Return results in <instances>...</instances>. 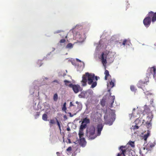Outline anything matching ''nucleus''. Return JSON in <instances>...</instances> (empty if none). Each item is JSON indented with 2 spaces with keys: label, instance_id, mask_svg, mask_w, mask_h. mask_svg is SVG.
Masks as SVG:
<instances>
[{
  "label": "nucleus",
  "instance_id": "9d476101",
  "mask_svg": "<svg viewBox=\"0 0 156 156\" xmlns=\"http://www.w3.org/2000/svg\"><path fill=\"white\" fill-rule=\"evenodd\" d=\"M155 144V143H152L151 142H149L146 145L145 143L144 144V146H146V150L147 151H148L151 150L152 148L154 147Z\"/></svg>",
  "mask_w": 156,
  "mask_h": 156
},
{
  "label": "nucleus",
  "instance_id": "338daca9",
  "mask_svg": "<svg viewBox=\"0 0 156 156\" xmlns=\"http://www.w3.org/2000/svg\"><path fill=\"white\" fill-rule=\"evenodd\" d=\"M57 80H55L54 81V82H57Z\"/></svg>",
  "mask_w": 156,
  "mask_h": 156
},
{
  "label": "nucleus",
  "instance_id": "774afa93",
  "mask_svg": "<svg viewBox=\"0 0 156 156\" xmlns=\"http://www.w3.org/2000/svg\"><path fill=\"white\" fill-rule=\"evenodd\" d=\"M145 149H146V147H144V150H145Z\"/></svg>",
  "mask_w": 156,
  "mask_h": 156
},
{
  "label": "nucleus",
  "instance_id": "864d4df0",
  "mask_svg": "<svg viewBox=\"0 0 156 156\" xmlns=\"http://www.w3.org/2000/svg\"><path fill=\"white\" fill-rule=\"evenodd\" d=\"M68 113L69 115V116L70 117H73L74 115H72L70 112H68Z\"/></svg>",
  "mask_w": 156,
  "mask_h": 156
},
{
  "label": "nucleus",
  "instance_id": "de8ad7c7",
  "mask_svg": "<svg viewBox=\"0 0 156 156\" xmlns=\"http://www.w3.org/2000/svg\"><path fill=\"white\" fill-rule=\"evenodd\" d=\"M135 110V108H133V113L129 115V117H130V118H131L132 117V115H133V112Z\"/></svg>",
  "mask_w": 156,
  "mask_h": 156
},
{
  "label": "nucleus",
  "instance_id": "680f3d73",
  "mask_svg": "<svg viewBox=\"0 0 156 156\" xmlns=\"http://www.w3.org/2000/svg\"><path fill=\"white\" fill-rule=\"evenodd\" d=\"M68 140H69V143H71V142L70 140V139H69Z\"/></svg>",
  "mask_w": 156,
  "mask_h": 156
},
{
  "label": "nucleus",
  "instance_id": "a878e982",
  "mask_svg": "<svg viewBox=\"0 0 156 156\" xmlns=\"http://www.w3.org/2000/svg\"><path fill=\"white\" fill-rule=\"evenodd\" d=\"M73 45L72 44L69 43L66 46V48L68 49H71L73 48Z\"/></svg>",
  "mask_w": 156,
  "mask_h": 156
},
{
  "label": "nucleus",
  "instance_id": "bb28decb",
  "mask_svg": "<svg viewBox=\"0 0 156 156\" xmlns=\"http://www.w3.org/2000/svg\"><path fill=\"white\" fill-rule=\"evenodd\" d=\"M90 122V120L87 118H84L82 122L83 123H86L87 124V123H89Z\"/></svg>",
  "mask_w": 156,
  "mask_h": 156
},
{
  "label": "nucleus",
  "instance_id": "6e6552de",
  "mask_svg": "<svg viewBox=\"0 0 156 156\" xmlns=\"http://www.w3.org/2000/svg\"><path fill=\"white\" fill-rule=\"evenodd\" d=\"M93 93V91L91 89H89L87 91H83L79 95L80 98H87L91 97Z\"/></svg>",
  "mask_w": 156,
  "mask_h": 156
},
{
  "label": "nucleus",
  "instance_id": "ddd939ff",
  "mask_svg": "<svg viewBox=\"0 0 156 156\" xmlns=\"http://www.w3.org/2000/svg\"><path fill=\"white\" fill-rule=\"evenodd\" d=\"M151 131L149 130L148 129L146 133L143 136V139L146 142L148 137L150 136Z\"/></svg>",
  "mask_w": 156,
  "mask_h": 156
},
{
  "label": "nucleus",
  "instance_id": "f03ea898",
  "mask_svg": "<svg viewBox=\"0 0 156 156\" xmlns=\"http://www.w3.org/2000/svg\"><path fill=\"white\" fill-rule=\"evenodd\" d=\"M99 77L95 76L94 74L89 73H86L85 75L82 76V80L81 81L82 85L85 86L86 85V83L88 81V83L89 85H91L90 87L91 88H93L95 87L97 85V83L96 81L98 80Z\"/></svg>",
  "mask_w": 156,
  "mask_h": 156
},
{
  "label": "nucleus",
  "instance_id": "aec40b11",
  "mask_svg": "<svg viewBox=\"0 0 156 156\" xmlns=\"http://www.w3.org/2000/svg\"><path fill=\"white\" fill-rule=\"evenodd\" d=\"M87 126L86 123H84L82 122L80 126V129L83 130L84 129H85Z\"/></svg>",
  "mask_w": 156,
  "mask_h": 156
},
{
  "label": "nucleus",
  "instance_id": "58836bf2",
  "mask_svg": "<svg viewBox=\"0 0 156 156\" xmlns=\"http://www.w3.org/2000/svg\"><path fill=\"white\" fill-rule=\"evenodd\" d=\"M130 88L131 90L132 91H134L136 90L135 87L133 85L131 86Z\"/></svg>",
  "mask_w": 156,
  "mask_h": 156
},
{
  "label": "nucleus",
  "instance_id": "2eb2a0df",
  "mask_svg": "<svg viewBox=\"0 0 156 156\" xmlns=\"http://www.w3.org/2000/svg\"><path fill=\"white\" fill-rule=\"evenodd\" d=\"M125 146H120L119 148V150L122 151L121 154H122L124 156H125V153L126 151V150L125 149Z\"/></svg>",
  "mask_w": 156,
  "mask_h": 156
},
{
  "label": "nucleus",
  "instance_id": "0e129e2a",
  "mask_svg": "<svg viewBox=\"0 0 156 156\" xmlns=\"http://www.w3.org/2000/svg\"><path fill=\"white\" fill-rule=\"evenodd\" d=\"M56 154L58 156V154H59V153L58 152H57Z\"/></svg>",
  "mask_w": 156,
  "mask_h": 156
},
{
  "label": "nucleus",
  "instance_id": "6ab92c4d",
  "mask_svg": "<svg viewBox=\"0 0 156 156\" xmlns=\"http://www.w3.org/2000/svg\"><path fill=\"white\" fill-rule=\"evenodd\" d=\"M34 105L33 106L34 108V109H36L37 110H38L39 109L41 108L40 106V105H39V103L38 102V104L37 105V107H36V104L37 103H34Z\"/></svg>",
  "mask_w": 156,
  "mask_h": 156
},
{
  "label": "nucleus",
  "instance_id": "13d9d810",
  "mask_svg": "<svg viewBox=\"0 0 156 156\" xmlns=\"http://www.w3.org/2000/svg\"><path fill=\"white\" fill-rule=\"evenodd\" d=\"M76 60H77V61H78L79 62H82V61H81L79 59H78V58H76Z\"/></svg>",
  "mask_w": 156,
  "mask_h": 156
},
{
  "label": "nucleus",
  "instance_id": "f257e3e1",
  "mask_svg": "<svg viewBox=\"0 0 156 156\" xmlns=\"http://www.w3.org/2000/svg\"><path fill=\"white\" fill-rule=\"evenodd\" d=\"M115 53L111 51L106 50L103 52L99 56L105 69H106V64H111L114 61Z\"/></svg>",
  "mask_w": 156,
  "mask_h": 156
},
{
  "label": "nucleus",
  "instance_id": "09e8293b",
  "mask_svg": "<svg viewBox=\"0 0 156 156\" xmlns=\"http://www.w3.org/2000/svg\"><path fill=\"white\" fill-rule=\"evenodd\" d=\"M66 41V40L64 39H62L60 40V43H64Z\"/></svg>",
  "mask_w": 156,
  "mask_h": 156
},
{
  "label": "nucleus",
  "instance_id": "c03bdc74",
  "mask_svg": "<svg viewBox=\"0 0 156 156\" xmlns=\"http://www.w3.org/2000/svg\"><path fill=\"white\" fill-rule=\"evenodd\" d=\"M62 31L61 30H57V31H55L54 32V34H58L61 32Z\"/></svg>",
  "mask_w": 156,
  "mask_h": 156
},
{
  "label": "nucleus",
  "instance_id": "79ce46f5",
  "mask_svg": "<svg viewBox=\"0 0 156 156\" xmlns=\"http://www.w3.org/2000/svg\"><path fill=\"white\" fill-rule=\"evenodd\" d=\"M64 83H65V84L66 85V86H68L69 85H68V84H67V83H69L70 82V81H68V80H64Z\"/></svg>",
  "mask_w": 156,
  "mask_h": 156
},
{
  "label": "nucleus",
  "instance_id": "20e7f679",
  "mask_svg": "<svg viewBox=\"0 0 156 156\" xmlns=\"http://www.w3.org/2000/svg\"><path fill=\"white\" fill-rule=\"evenodd\" d=\"M109 113L106 111L104 116V119L106 123L109 126L112 125L113 122L115 120V115L114 111L109 110Z\"/></svg>",
  "mask_w": 156,
  "mask_h": 156
},
{
  "label": "nucleus",
  "instance_id": "3c124183",
  "mask_svg": "<svg viewBox=\"0 0 156 156\" xmlns=\"http://www.w3.org/2000/svg\"><path fill=\"white\" fill-rule=\"evenodd\" d=\"M126 40H125L123 41L122 43V45H125L126 44Z\"/></svg>",
  "mask_w": 156,
  "mask_h": 156
},
{
  "label": "nucleus",
  "instance_id": "c756f323",
  "mask_svg": "<svg viewBox=\"0 0 156 156\" xmlns=\"http://www.w3.org/2000/svg\"><path fill=\"white\" fill-rule=\"evenodd\" d=\"M42 119L45 121H48V116L46 114H44L42 115Z\"/></svg>",
  "mask_w": 156,
  "mask_h": 156
},
{
  "label": "nucleus",
  "instance_id": "a19ab883",
  "mask_svg": "<svg viewBox=\"0 0 156 156\" xmlns=\"http://www.w3.org/2000/svg\"><path fill=\"white\" fill-rule=\"evenodd\" d=\"M52 50L51 52H50L49 53H48L47 55V56L49 55L52 52L54 51L55 50V48H52Z\"/></svg>",
  "mask_w": 156,
  "mask_h": 156
},
{
  "label": "nucleus",
  "instance_id": "e2e57ef3",
  "mask_svg": "<svg viewBox=\"0 0 156 156\" xmlns=\"http://www.w3.org/2000/svg\"><path fill=\"white\" fill-rule=\"evenodd\" d=\"M121 154L120 153H118L117 156H120Z\"/></svg>",
  "mask_w": 156,
  "mask_h": 156
},
{
  "label": "nucleus",
  "instance_id": "4d7b16f0",
  "mask_svg": "<svg viewBox=\"0 0 156 156\" xmlns=\"http://www.w3.org/2000/svg\"><path fill=\"white\" fill-rule=\"evenodd\" d=\"M64 119H65L66 120L67 119V118L66 115H65L63 117Z\"/></svg>",
  "mask_w": 156,
  "mask_h": 156
},
{
  "label": "nucleus",
  "instance_id": "f8f14e48",
  "mask_svg": "<svg viewBox=\"0 0 156 156\" xmlns=\"http://www.w3.org/2000/svg\"><path fill=\"white\" fill-rule=\"evenodd\" d=\"M80 142L79 143L80 145L82 147H84L86 144L85 138L84 137L80 138Z\"/></svg>",
  "mask_w": 156,
  "mask_h": 156
},
{
  "label": "nucleus",
  "instance_id": "cd10ccee",
  "mask_svg": "<svg viewBox=\"0 0 156 156\" xmlns=\"http://www.w3.org/2000/svg\"><path fill=\"white\" fill-rule=\"evenodd\" d=\"M144 112L146 113H150V109L148 108H147V106L146 105H145V109Z\"/></svg>",
  "mask_w": 156,
  "mask_h": 156
},
{
  "label": "nucleus",
  "instance_id": "a18cd8bd",
  "mask_svg": "<svg viewBox=\"0 0 156 156\" xmlns=\"http://www.w3.org/2000/svg\"><path fill=\"white\" fill-rule=\"evenodd\" d=\"M133 129H138L139 128V126L136 125H135L134 126H133Z\"/></svg>",
  "mask_w": 156,
  "mask_h": 156
},
{
  "label": "nucleus",
  "instance_id": "5701e85b",
  "mask_svg": "<svg viewBox=\"0 0 156 156\" xmlns=\"http://www.w3.org/2000/svg\"><path fill=\"white\" fill-rule=\"evenodd\" d=\"M146 126L147 129H151V122H149L148 121H147L146 122Z\"/></svg>",
  "mask_w": 156,
  "mask_h": 156
},
{
  "label": "nucleus",
  "instance_id": "5fc2aeb1",
  "mask_svg": "<svg viewBox=\"0 0 156 156\" xmlns=\"http://www.w3.org/2000/svg\"><path fill=\"white\" fill-rule=\"evenodd\" d=\"M74 106V105L72 103V102H70V103L69 106L70 107H71V106Z\"/></svg>",
  "mask_w": 156,
  "mask_h": 156
},
{
  "label": "nucleus",
  "instance_id": "603ef678",
  "mask_svg": "<svg viewBox=\"0 0 156 156\" xmlns=\"http://www.w3.org/2000/svg\"><path fill=\"white\" fill-rule=\"evenodd\" d=\"M81 26L80 25H77L75 27V28L78 29L79 27H80Z\"/></svg>",
  "mask_w": 156,
  "mask_h": 156
},
{
  "label": "nucleus",
  "instance_id": "0eeeda50",
  "mask_svg": "<svg viewBox=\"0 0 156 156\" xmlns=\"http://www.w3.org/2000/svg\"><path fill=\"white\" fill-rule=\"evenodd\" d=\"M96 47V50H99V49L103 48L106 49L108 46V41L105 39H101L100 41L99 44H95Z\"/></svg>",
  "mask_w": 156,
  "mask_h": 156
},
{
  "label": "nucleus",
  "instance_id": "7ed1b4c3",
  "mask_svg": "<svg viewBox=\"0 0 156 156\" xmlns=\"http://www.w3.org/2000/svg\"><path fill=\"white\" fill-rule=\"evenodd\" d=\"M104 125L99 124L97 126V133H95V128L94 126H91L87 131V136L90 140L94 139L97 136H99L101 134Z\"/></svg>",
  "mask_w": 156,
  "mask_h": 156
},
{
  "label": "nucleus",
  "instance_id": "ea45409f",
  "mask_svg": "<svg viewBox=\"0 0 156 156\" xmlns=\"http://www.w3.org/2000/svg\"><path fill=\"white\" fill-rule=\"evenodd\" d=\"M40 115V112H37L35 114V117L36 118H37L38 117L39 115Z\"/></svg>",
  "mask_w": 156,
  "mask_h": 156
},
{
  "label": "nucleus",
  "instance_id": "dca6fc26",
  "mask_svg": "<svg viewBox=\"0 0 156 156\" xmlns=\"http://www.w3.org/2000/svg\"><path fill=\"white\" fill-rule=\"evenodd\" d=\"M115 82V80L114 79L111 80L110 82L109 85H108V87H110L111 88L113 87L115 85L114 83Z\"/></svg>",
  "mask_w": 156,
  "mask_h": 156
},
{
  "label": "nucleus",
  "instance_id": "72a5a7b5",
  "mask_svg": "<svg viewBox=\"0 0 156 156\" xmlns=\"http://www.w3.org/2000/svg\"><path fill=\"white\" fill-rule=\"evenodd\" d=\"M156 20V12L154 13V15L152 17V21L154 22Z\"/></svg>",
  "mask_w": 156,
  "mask_h": 156
},
{
  "label": "nucleus",
  "instance_id": "393cba45",
  "mask_svg": "<svg viewBox=\"0 0 156 156\" xmlns=\"http://www.w3.org/2000/svg\"><path fill=\"white\" fill-rule=\"evenodd\" d=\"M66 103L65 102L63 105V107L62 108V110L63 111H64L65 113H67V112L66 111V110L67 109L66 107Z\"/></svg>",
  "mask_w": 156,
  "mask_h": 156
},
{
  "label": "nucleus",
  "instance_id": "bf43d9fd",
  "mask_svg": "<svg viewBox=\"0 0 156 156\" xmlns=\"http://www.w3.org/2000/svg\"><path fill=\"white\" fill-rule=\"evenodd\" d=\"M67 130L68 131H69L70 130V129L69 127H68L67 128Z\"/></svg>",
  "mask_w": 156,
  "mask_h": 156
},
{
  "label": "nucleus",
  "instance_id": "b1692460",
  "mask_svg": "<svg viewBox=\"0 0 156 156\" xmlns=\"http://www.w3.org/2000/svg\"><path fill=\"white\" fill-rule=\"evenodd\" d=\"M154 13L153 12L151 11L149 12L148 14V16L147 17H149L150 19H151V18H152L153 16L154 15Z\"/></svg>",
  "mask_w": 156,
  "mask_h": 156
},
{
  "label": "nucleus",
  "instance_id": "4c0bfd02",
  "mask_svg": "<svg viewBox=\"0 0 156 156\" xmlns=\"http://www.w3.org/2000/svg\"><path fill=\"white\" fill-rule=\"evenodd\" d=\"M37 64L39 65V66L40 67L41 66L42 63V61L41 60H38L37 62Z\"/></svg>",
  "mask_w": 156,
  "mask_h": 156
},
{
  "label": "nucleus",
  "instance_id": "e433bc0d",
  "mask_svg": "<svg viewBox=\"0 0 156 156\" xmlns=\"http://www.w3.org/2000/svg\"><path fill=\"white\" fill-rule=\"evenodd\" d=\"M129 144L132 147H134V142L133 141H130L129 142Z\"/></svg>",
  "mask_w": 156,
  "mask_h": 156
},
{
  "label": "nucleus",
  "instance_id": "c85d7f7f",
  "mask_svg": "<svg viewBox=\"0 0 156 156\" xmlns=\"http://www.w3.org/2000/svg\"><path fill=\"white\" fill-rule=\"evenodd\" d=\"M84 133L83 132V130L80 129L79 132V136L80 138H82V136L83 135Z\"/></svg>",
  "mask_w": 156,
  "mask_h": 156
},
{
  "label": "nucleus",
  "instance_id": "69168bd1",
  "mask_svg": "<svg viewBox=\"0 0 156 156\" xmlns=\"http://www.w3.org/2000/svg\"><path fill=\"white\" fill-rule=\"evenodd\" d=\"M104 37V35H103V34L101 36V37H102V38H103Z\"/></svg>",
  "mask_w": 156,
  "mask_h": 156
},
{
  "label": "nucleus",
  "instance_id": "6e6d98bb",
  "mask_svg": "<svg viewBox=\"0 0 156 156\" xmlns=\"http://www.w3.org/2000/svg\"><path fill=\"white\" fill-rule=\"evenodd\" d=\"M71 63H72V64L73 65H74V66H75L76 65V64H75V62L74 61H72L71 62Z\"/></svg>",
  "mask_w": 156,
  "mask_h": 156
},
{
  "label": "nucleus",
  "instance_id": "423d86ee",
  "mask_svg": "<svg viewBox=\"0 0 156 156\" xmlns=\"http://www.w3.org/2000/svg\"><path fill=\"white\" fill-rule=\"evenodd\" d=\"M48 78L44 77L41 79V81L43 82L42 83V84H40V82L37 81H35L34 82V85L35 86L34 87H31L30 89V93L31 95L33 94L34 92V90H39V87H40L41 85L44 84L46 83V80H48Z\"/></svg>",
  "mask_w": 156,
  "mask_h": 156
},
{
  "label": "nucleus",
  "instance_id": "8fccbe9b",
  "mask_svg": "<svg viewBox=\"0 0 156 156\" xmlns=\"http://www.w3.org/2000/svg\"><path fill=\"white\" fill-rule=\"evenodd\" d=\"M143 91H144V93H145V94L147 95H148L149 94H151L148 92H146L144 90H143Z\"/></svg>",
  "mask_w": 156,
  "mask_h": 156
},
{
  "label": "nucleus",
  "instance_id": "39448f33",
  "mask_svg": "<svg viewBox=\"0 0 156 156\" xmlns=\"http://www.w3.org/2000/svg\"><path fill=\"white\" fill-rule=\"evenodd\" d=\"M73 29V32L74 38L79 42H83L86 38L85 32L83 31H76L74 28Z\"/></svg>",
  "mask_w": 156,
  "mask_h": 156
},
{
  "label": "nucleus",
  "instance_id": "4be33fe9",
  "mask_svg": "<svg viewBox=\"0 0 156 156\" xmlns=\"http://www.w3.org/2000/svg\"><path fill=\"white\" fill-rule=\"evenodd\" d=\"M105 80H107V77H111V76L109 75V72L108 70H106V69H105Z\"/></svg>",
  "mask_w": 156,
  "mask_h": 156
},
{
  "label": "nucleus",
  "instance_id": "f3484780",
  "mask_svg": "<svg viewBox=\"0 0 156 156\" xmlns=\"http://www.w3.org/2000/svg\"><path fill=\"white\" fill-rule=\"evenodd\" d=\"M153 118V115L151 113L147 117V121H148L149 122H151Z\"/></svg>",
  "mask_w": 156,
  "mask_h": 156
},
{
  "label": "nucleus",
  "instance_id": "2f4dec72",
  "mask_svg": "<svg viewBox=\"0 0 156 156\" xmlns=\"http://www.w3.org/2000/svg\"><path fill=\"white\" fill-rule=\"evenodd\" d=\"M85 67V64L83 62H81V66L80 69V70H82Z\"/></svg>",
  "mask_w": 156,
  "mask_h": 156
},
{
  "label": "nucleus",
  "instance_id": "4468645a",
  "mask_svg": "<svg viewBox=\"0 0 156 156\" xmlns=\"http://www.w3.org/2000/svg\"><path fill=\"white\" fill-rule=\"evenodd\" d=\"M145 83L142 81H140L137 84V86L139 88L143 89V87L144 86Z\"/></svg>",
  "mask_w": 156,
  "mask_h": 156
},
{
  "label": "nucleus",
  "instance_id": "473e14b6",
  "mask_svg": "<svg viewBox=\"0 0 156 156\" xmlns=\"http://www.w3.org/2000/svg\"><path fill=\"white\" fill-rule=\"evenodd\" d=\"M105 100L102 99V100L101 101V104L102 106L104 107L105 105Z\"/></svg>",
  "mask_w": 156,
  "mask_h": 156
},
{
  "label": "nucleus",
  "instance_id": "49530a36",
  "mask_svg": "<svg viewBox=\"0 0 156 156\" xmlns=\"http://www.w3.org/2000/svg\"><path fill=\"white\" fill-rule=\"evenodd\" d=\"M72 150V148L71 147H69L66 149V151L68 152H70Z\"/></svg>",
  "mask_w": 156,
  "mask_h": 156
},
{
  "label": "nucleus",
  "instance_id": "412c9836",
  "mask_svg": "<svg viewBox=\"0 0 156 156\" xmlns=\"http://www.w3.org/2000/svg\"><path fill=\"white\" fill-rule=\"evenodd\" d=\"M82 108V105L81 103H79V104L77 105V112L80 111Z\"/></svg>",
  "mask_w": 156,
  "mask_h": 156
},
{
  "label": "nucleus",
  "instance_id": "c9c22d12",
  "mask_svg": "<svg viewBox=\"0 0 156 156\" xmlns=\"http://www.w3.org/2000/svg\"><path fill=\"white\" fill-rule=\"evenodd\" d=\"M56 122H57V125L58 126L59 128V130L61 131V126L60 124L58 121V120L56 119L55 118Z\"/></svg>",
  "mask_w": 156,
  "mask_h": 156
},
{
  "label": "nucleus",
  "instance_id": "052dcab7",
  "mask_svg": "<svg viewBox=\"0 0 156 156\" xmlns=\"http://www.w3.org/2000/svg\"><path fill=\"white\" fill-rule=\"evenodd\" d=\"M81 103V102H78V101H76V104H77V105H78L79 104V103Z\"/></svg>",
  "mask_w": 156,
  "mask_h": 156
},
{
  "label": "nucleus",
  "instance_id": "37998d69",
  "mask_svg": "<svg viewBox=\"0 0 156 156\" xmlns=\"http://www.w3.org/2000/svg\"><path fill=\"white\" fill-rule=\"evenodd\" d=\"M49 122L51 124H54L55 123V121L54 119H51Z\"/></svg>",
  "mask_w": 156,
  "mask_h": 156
},
{
  "label": "nucleus",
  "instance_id": "9b49d317",
  "mask_svg": "<svg viewBox=\"0 0 156 156\" xmlns=\"http://www.w3.org/2000/svg\"><path fill=\"white\" fill-rule=\"evenodd\" d=\"M151 19L149 17H146L143 20V23L144 26L147 27H148L151 23Z\"/></svg>",
  "mask_w": 156,
  "mask_h": 156
},
{
  "label": "nucleus",
  "instance_id": "1a4fd4ad",
  "mask_svg": "<svg viewBox=\"0 0 156 156\" xmlns=\"http://www.w3.org/2000/svg\"><path fill=\"white\" fill-rule=\"evenodd\" d=\"M69 86L72 88V89L75 93H78L79 91L82 90V88L78 85H75L72 84H70Z\"/></svg>",
  "mask_w": 156,
  "mask_h": 156
},
{
  "label": "nucleus",
  "instance_id": "a211bd4d",
  "mask_svg": "<svg viewBox=\"0 0 156 156\" xmlns=\"http://www.w3.org/2000/svg\"><path fill=\"white\" fill-rule=\"evenodd\" d=\"M111 104L109 105V107L110 108H112V107L113 104L114 102V101L115 99V97L114 96H111Z\"/></svg>",
  "mask_w": 156,
  "mask_h": 156
},
{
  "label": "nucleus",
  "instance_id": "7c9ffc66",
  "mask_svg": "<svg viewBox=\"0 0 156 156\" xmlns=\"http://www.w3.org/2000/svg\"><path fill=\"white\" fill-rule=\"evenodd\" d=\"M53 99L54 101H57L58 99V95L57 93H55L54 95Z\"/></svg>",
  "mask_w": 156,
  "mask_h": 156
},
{
  "label": "nucleus",
  "instance_id": "f704fd0d",
  "mask_svg": "<svg viewBox=\"0 0 156 156\" xmlns=\"http://www.w3.org/2000/svg\"><path fill=\"white\" fill-rule=\"evenodd\" d=\"M66 75V74L64 73L63 71H61L60 72H59V76H64Z\"/></svg>",
  "mask_w": 156,
  "mask_h": 156
}]
</instances>
